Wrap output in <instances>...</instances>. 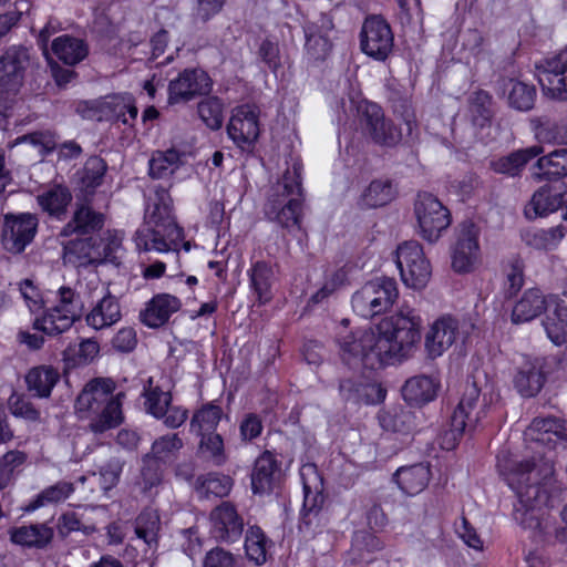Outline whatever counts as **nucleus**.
<instances>
[{
    "mask_svg": "<svg viewBox=\"0 0 567 567\" xmlns=\"http://www.w3.org/2000/svg\"><path fill=\"white\" fill-rule=\"evenodd\" d=\"M422 319L404 302L374 329H357L338 339L342 361L350 368L377 369L408 359L421 340Z\"/></svg>",
    "mask_w": 567,
    "mask_h": 567,
    "instance_id": "nucleus-1",
    "label": "nucleus"
},
{
    "mask_svg": "<svg viewBox=\"0 0 567 567\" xmlns=\"http://www.w3.org/2000/svg\"><path fill=\"white\" fill-rule=\"evenodd\" d=\"M505 480L518 498L514 505L513 517L528 529L540 526L537 512L559 504L564 491L556 480L553 461L546 457L513 463Z\"/></svg>",
    "mask_w": 567,
    "mask_h": 567,
    "instance_id": "nucleus-2",
    "label": "nucleus"
},
{
    "mask_svg": "<svg viewBox=\"0 0 567 567\" xmlns=\"http://www.w3.org/2000/svg\"><path fill=\"white\" fill-rule=\"evenodd\" d=\"M184 230L173 215V200L167 189L158 188L145 210V223L135 231L136 248L143 251L178 254Z\"/></svg>",
    "mask_w": 567,
    "mask_h": 567,
    "instance_id": "nucleus-3",
    "label": "nucleus"
},
{
    "mask_svg": "<svg viewBox=\"0 0 567 567\" xmlns=\"http://www.w3.org/2000/svg\"><path fill=\"white\" fill-rule=\"evenodd\" d=\"M301 164L295 162L282 177L271 186L264 213L269 221L276 223L288 233L299 231L303 217V189Z\"/></svg>",
    "mask_w": 567,
    "mask_h": 567,
    "instance_id": "nucleus-4",
    "label": "nucleus"
},
{
    "mask_svg": "<svg viewBox=\"0 0 567 567\" xmlns=\"http://www.w3.org/2000/svg\"><path fill=\"white\" fill-rule=\"evenodd\" d=\"M123 237L116 230H106L103 236H75L63 246L64 258L75 267L113 264L118 266L123 254Z\"/></svg>",
    "mask_w": 567,
    "mask_h": 567,
    "instance_id": "nucleus-5",
    "label": "nucleus"
},
{
    "mask_svg": "<svg viewBox=\"0 0 567 567\" xmlns=\"http://www.w3.org/2000/svg\"><path fill=\"white\" fill-rule=\"evenodd\" d=\"M30 62V49L21 44L8 47L0 56V115L4 118L19 103Z\"/></svg>",
    "mask_w": 567,
    "mask_h": 567,
    "instance_id": "nucleus-6",
    "label": "nucleus"
},
{
    "mask_svg": "<svg viewBox=\"0 0 567 567\" xmlns=\"http://www.w3.org/2000/svg\"><path fill=\"white\" fill-rule=\"evenodd\" d=\"M481 389L473 380H467L462 392L461 400L455 408L449 427L440 433L437 441L443 450L455 449L462 436L475 429L485 416V405L478 408Z\"/></svg>",
    "mask_w": 567,
    "mask_h": 567,
    "instance_id": "nucleus-7",
    "label": "nucleus"
},
{
    "mask_svg": "<svg viewBox=\"0 0 567 567\" xmlns=\"http://www.w3.org/2000/svg\"><path fill=\"white\" fill-rule=\"evenodd\" d=\"M83 302L70 287L62 286L58 290V303L42 317L35 318L33 328L48 336H58L69 330L82 317Z\"/></svg>",
    "mask_w": 567,
    "mask_h": 567,
    "instance_id": "nucleus-8",
    "label": "nucleus"
},
{
    "mask_svg": "<svg viewBox=\"0 0 567 567\" xmlns=\"http://www.w3.org/2000/svg\"><path fill=\"white\" fill-rule=\"evenodd\" d=\"M399 296L394 279L379 278L362 286L352 296V308L362 318H373L391 308Z\"/></svg>",
    "mask_w": 567,
    "mask_h": 567,
    "instance_id": "nucleus-9",
    "label": "nucleus"
},
{
    "mask_svg": "<svg viewBox=\"0 0 567 567\" xmlns=\"http://www.w3.org/2000/svg\"><path fill=\"white\" fill-rule=\"evenodd\" d=\"M396 266L406 287L423 289L431 277V266L425 258L422 246L414 240L405 241L396 249Z\"/></svg>",
    "mask_w": 567,
    "mask_h": 567,
    "instance_id": "nucleus-10",
    "label": "nucleus"
},
{
    "mask_svg": "<svg viewBox=\"0 0 567 567\" xmlns=\"http://www.w3.org/2000/svg\"><path fill=\"white\" fill-rule=\"evenodd\" d=\"M414 212L421 235L429 243L436 241L441 233L451 224L449 209L430 193H419Z\"/></svg>",
    "mask_w": 567,
    "mask_h": 567,
    "instance_id": "nucleus-11",
    "label": "nucleus"
},
{
    "mask_svg": "<svg viewBox=\"0 0 567 567\" xmlns=\"http://www.w3.org/2000/svg\"><path fill=\"white\" fill-rule=\"evenodd\" d=\"M360 128L364 137L383 147H394L402 140L401 130L385 118L382 109L374 103L360 107Z\"/></svg>",
    "mask_w": 567,
    "mask_h": 567,
    "instance_id": "nucleus-12",
    "label": "nucleus"
},
{
    "mask_svg": "<svg viewBox=\"0 0 567 567\" xmlns=\"http://www.w3.org/2000/svg\"><path fill=\"white\" fill-rule=\"evenodd\" d=\"M394 37L389 23L379 16L368 17L360 32V49L368 56L384 61L393 49Z\"/></svg>",
    "mask_w": 567,
    "mask_h": 567,
    "instance_id": "nucleus-13",
    "label": "nucleus"
},
{
    "mask_svg": "<svg viewBox=\"0 0 567 567\" xmlns=\"http://www.w3.org/2000/svg\"><path fill=\"white\" fill-rule=\"evenodd\" d=\"M213 87L208 73L200 68L185 69L169 81L168 102L177 104L188 102L197 96L207 95Z\"/></svg>",
    "mask_w": 567,
    "mask_h": 567,
    "instance_id": "nucleus-14",
    "label": "nucleus"
},
{
    "mask_svg": "<svg viewBox=\"0 0 567 567\" xmlns=\"http://www.w3.org/2000/svg\"><path fill=\"white\" fill-rule=\"evenodd\" d=\"M537 78L545 95L567 101V47L537 66Z\"/></svg>",
    "mask_w": 567,
    "mask_h": 567,
    "instance_id": "nucleus-15",
    "label": "nucleus"
},
{
    "mask_svg": "<svg viewBox=\"0 0 567 567\" xmlns=\"http://www.w3.org/2000/svg\"><path fill=\"white\" fill-rule=\"evenodd\" d=\"M38 228V219L32 214L4 216L1 234L3 248L12 254L22 252L33 240Z\"/></svg>",
    "mask_w": 567,
    "mask_h": 567,
    "instance_id": "nucleus-16",
    "label": "nucleus"
},
{
    "mask_svg": "<svg viewBox=\"0 0 567 567\" xmlns=\"http://www.w3.org/2000/svg\"><path fill=\"white\" fill-rule=\"evenodd\" d=\"M480 229L470 221H463L457 231L456 244L452 255V267L456 272H470L480 260Z\"/></svg>",
    "mask_w": 567,
    "mask_h": 567,
    "instance_id": "nucleus-17",
    "label": "nucleus"
},
{
    "mask_svg": "<svg viewBox=\"0 0 567 567\" xmlns=\"http://www.w3.org/2000/svg\"><path fill=\"white\" fill-rule=\"evenodd\" d=\"M259 111L255 105H240L234 110L227 133L241 150L250 148L259 136Z\"/></svg>",
    "mask_w": 567,
    "mask_h": 567,
    "instance_id": "nucleus-18",
    "label": "nucleus"
},
{
    "mask_svg": "<svg viewBox=\"0 0 567 567\" xmlns=\"http://www.w3.org/2000/svg\"><path fill=\"white\" fill-rule=\"evenodd\" d=\"M105 215L87 203H76L70 220L61 228L59 237L103 236Z\"/></svg>",
    "mask_w": 567,
    "mask_h": 567,
    "instance_id": "nucleus-19",
    "label": "nucleus"
},
{
    "mask_svg": "<svg viewBox=\"0 0 567 567\" xmlns=\"http://www.w3.org/2000/svg\"><path fill=\"white\" fill-rule=\"evenodd\" d=\"M460 322L451 316L436 319L425 334V349L430 358L441 357L460 338Z\"/></svg>",
    "mask_w": 567,
    "mask_h": 567,
    "instance_id": "nucleus-20",
    "label": "nucleus"
},
{
    "mask_svg": "<svg viewBox=\"0 0 567 567\" xmlns=\"http://www.w3.org/2000/svg\"><path fill=\"white\" fill-rule=\"evenodd\" d=\"M526 442L554 447L556 442H567V422L556 416H537L524 431Z\"/></svg>",
    "mask_w": 567,
    "mask_h": 567,
    "instance_id": "nucleus-21",
    "label": "nucleus"
},
{
    "mask_svg": "<svg viewBox=\"0 0 567 567\" xmlns=\"http://www.w3.org/2000/svg\"><path fill=\"white\" fill-rule=\"evenodd\" d=\"M115 383L111 379H94L90 381L75 401V410L81 417H89L105 402L116 398Z\"/></svg>",
    "mask_w": 567,
    "mask_h": 567,
    "instance_id": "nucleus-22",
    "label": "nucleus"
},
{
    "mask_svg": "<svg viewBox=\"0 0 567 567\" xmlns=\"http://www.w3.org/2000/svg\"><path fill=\"white\" fill-rule=\"evenodd\" d=\"M212 535L220 542L234 543L243 534L244 522L230 503H223L210 514Z\"/></svg>",
    "mask_w": 567,
    "mask_h": 567,
    "instance_id": "nucleus-23",
    "label": "nucleus"
},
{
    "mask_svg": "<svg viewBox=\"0 0 567 567\" xmlns=\"http://www.w3.org/2000/svg\"><path fill=\"white\" fill-rule=\"evenodd\" d=\"M10 540L28 549L45 550L54 539V529L48 523H33L14 526L9 529Z\"/></svg>",
    "mask_w": 567,
    "mask_h": 567,
    "instance_id": "nucleus-24",
    "label": "nucleus"
},
{
    "mask_svg": "<svg viewBox=\"0 0 567 567\" xmlns=\"http://www.w3.org/2000/svg\"><path fill=\"white\" fill-rule=\"evenodd\" d=\"M281 476L280 463L270 451L257 457L251 472V489L254 494H266L274 491Z\"/></svg>",
    "mask_w": 567,
    "mask_h": 567,
    "instance_id": "nucleus-25",
    "label": "nucleus"
},
{
    "mask_svg": "<svg viewBox=\"0 0 567 567\" xmlns=\"http://www.w3.org/2000/svg\"><path fill=\"white\" fill-rule=\"evenodd\" d=\"M182 307V301L169 293H157L145 303L140 312L142 323L152 329L166 324L169 318Z\"/></svg>",
    "mask_w": 567,
    "mask_h": 567,
    "instance_id": "nucleus-26",
    "label": "nucleus"
},
{
    "mask_svg": "<svg viewBox=\"0 0 567 567\" xmlns=\"http://www.w3.org/2000/svg\"><path fill=\"white\" fill-rule=\"evenodd\" d=\"M121 306L107 288L102 289V296L85 316L86 324L95 330L111 327L121 320Z\"/></svg>",
    "mask_w": 567,
    "mask_h": 567,
    "instance_id": "nucleus-27",
    "label": "nucleus"
},
{
    "mask_svg": "<svg viewBox=\"0 0 567 567\" xmlns=\"http://www.w3.org/2000/svg\"><path fill=\"white\" fill-rule=\"evenodd\" d=\"M124 398V392H117L115 399L109 400L97 411H93L89 416V430L94 434H102L121 425L124 420L122 411Z\"/></svg>",
    "mask_w": 567,
    "mask_h": 567,
    "instance_id": "nucleus-28",
    "label": "nucleus"
},
{
    "mask_svg": "<svg viewBox=\"0 0 567 567\" xmlns=\"http://www.w3.org/2000/svg\"><path fill=\"white\" fill-rule=\"evenodd\" d=\"M440 388L435 378L421 374L408 379L402 388L403 399L411 405H424L433 401Z\"/></svg>",
    "mask_w": 567,
    "mask_h": 567,
    "instance_id": "nucleus-29",
    "label": "nucleus"
},
{
    "mask_svg": "<svg viewBox=\"0 0 567 567\" xmlns=\"http://www.w3.org/2000/svg\"><path fill=\"white\" fill-rule=\"evenodd\" d=\"M542 153L543 147L539 145L522 148L506 156L491 161L489 167L497 174L515 177L520 174L529 161L539 156Z\"/></svg>",
    "mask_w": 567,
    "mask_h": 567,
    "instance_id": "nucleus-30",
    "label": "nucleus"
},
{
    "mask_svg": "<svg viewBox=\"0 0 567 567\" xmlns=\"http://www.w3.org/2000/svg\"><path fill=\"white\" fill-rule=\"evenodd\" d=\"M545 383V375L539 360H527L519 368L514 378L516 390L524 398L537 395Z\"/></svg>",
    "mask_w": 567,
    "mask_h": 567,
    "instance_id": "nucleus-31",
    "label": "nucleus"
},
{
    "mask_svg": "<svg viewBox=\"0 0 567 567\" xmlns=\"http://www.w3.org/2000/svg\"><path fill=\"white\" fill-rule=\"evenodd\" d=\"M547 309V300L538 288L526 290L515 303L512 311L514 323H524L534 320Z\"/></svg>",
    "mask_w": 567,
    "mask_h": 567,
    "instance_id": "nucleus-32",
    "label": "nucleus"
},
{
    "mask_svg": "<svg viewBox=\"0 0 567 567\" xmlns=\"http://www.w3.org/2000/svg\"><path fill=\"white\" fill-rule=\"evenodd\" d=\"M72 198V193L66 186L54 185L38 195L37 202L49 216L61 220L65 218Z\"/></svg>",
    "mask_w": 567,
    "mask_h": 567,
    "instance_id": "nucleus-33",
    "label": "nucleus"
},
{
    "mask_svg": "<svg viewBox=\"0 0 567 567\" xmlns=\"http://www.w3.org/2000/svg\"><path fill=\"white\" fill-rule=\"evenodd\" d=\"M565 203L564 194L549 186L536 190L525 207V215L533 219L556 212Z\"/></svg>",
    "mask_w": 567,
    "mask_h": 567,
    "instance_id": "nucleus-34",
    "label": "nucleus"
},
{
    "mask_svg": "<svg viewBox=\"0 0 567 567\" xmlns=\"http://www.w3.org/2000/svg\"><path fill=\"white\" fill-rule=\"evenodd\" d=\"M341 395L347 401L355 403L377 404L385 399V390L377 383L357 384L350 379L342 380L339 384Z\"/></svg>",
    "mask_w": 567,
    "mask_h": 567,
    "instance_id": "nucleus-35",
    "label": "nucleus"
},
{
    "mask_svg": "<svg viewBox=\"0 0 567 567\" xmlns=\"http://www.w3.org/2000/svg\"><path fill=\"white\" fill-rule=\"evenodd\" d=\"M51 49L60 61L70 66L76 65L89 54V47L85 41L70 34L55 38L52 41Z\"/></svg>",
    "mask_w": 567,
    "mask_h": 567,
    "instance_id": "nucleus-36",
    "label": "nucleus"
},
{
    "mask_svg": "<svg viewBox=\"0 0 567 567\" xmlns=\"http://www.w3.org/2000/svg\"><path fill=\"white\" fill-rule=\"evenodd\" d=\"M431 478L430 467L425 464H415L399 468L394 474V480L403 493L408 495H417L427 486Z\"/></svg>",
    "mask_w": 567,
    "mask_h": 567,
    "instance_id": "nucleus-37",
    "label": "nucleus"
},
{
    "mask_svg": "<svg viewBox=\"0 0 567 567\" xmlns=\"http://www.w3.org/2000/svg\"><path fill=\"white\" fill-rule=\"evenodd\" d=\"M60 374L51 365H39L32 368L25 375L28 390L38 398L50 396L52 389L58 383Z\"/></svg>",
    "mask_w": 567,
    "mask_h": 567,
    "instance_id": "nucleus-38",
    "label": "nucleus"
},
{
    "mask_svg": "<svg viewBox=\"0 0 567 567\" xmlns=\"http://www.w3.org/2000/svg\"><path fill=\"white\" fill-rule=\"evenodd\" d=\"M534 175L538 179H559L567 176V148H557L547 155L540 156L536 164Z\"/></svg>",
    "mask_w": 567,
    "mask_h": 567,
    "instance_id": "nucleus-39",
    "label": "nucleus"
},
{
    "mask_svg": "<svg viewBox=\"0 0 567 567\" xmlns=\"http://www.w3.org/2000/svg\"><path fill=\"white\" fill-rule=\"evenodd\" d=\"M504 92L511 107L526 112L534 107L536 89L532 84L515 79L503 80Z\"/></svg>",
    "mask_w": 567,
    "mask_h": 567,
    "instance_id": "nucleus-40",
    "label": "nucleus"
},
{
    "mask_svg": "<svg viewBox=\"0 0 567 567\" xmlns=\"http://www.w3.org/2000/svg\"><path fill=\"white\" fill-rule=\"evenodd\" d=\"M396 196V189L390 179H374L363 190L360 205L365 208L382 207L391 203Z\"/></svg>",
    "mask_w": 567,
    "mask_h": 567,
    "instance_id": "nucleus-41",
    "label": "nucleus"
},
{
    "mask_svg": "<svg viewBox=\"0 0 567 567\" xmlns=\"http://www.w3.org/2000/svg\"><path fill=\"white\" fill-rule=\"evenodd\" d=\"M548 338L557 346L567 339V292L556 301L551 315L543 322Z\"/></svg>",
    "mask_w": 567,
    "mask_h": 567,
    "instance_id": "nucleus-42",
    "label": "nucleus"
},
{
    "mask_svg": "<svg viewBox=\"0 0 567 567\" xmlns=\"http://www.w3.org/2000/svg\"><path fill=\"white\" fill-rule=\"evenodd\" d=\"M134 529L136 536L150 548H157L161 530V518L156 509L145 508L135 518Z\"/></svg>",
    "mask_w": 567,
    "mask_h": 567,
    "instance_id": "nucleus-43",
    "label": "nucleus"
},
{
    "mask_svg": "<svg viewBox=\"0 0 567 567\" xmlns=\"http://www.w3.org/2000/svg\"><path fill=\"white\" fill-rule=\"evenodd\" d=\"M303 506L300 516L299 528L307 533H315V526L319 520V514L321 512L324 496L320 492H313L311 488L305 483L303 484Z\"/></svg>",
    "mask_w": 567,
    "mask_h": 567,
    "instance_id": "nucleus-44",
    "label": "nucleus"
},
{
    "mask_svg": "<svg viewBox=\"0 0 567 567\" xmlns=\"http://www.w3.org/2000/svg\"><path fill=\"white\" fill-rule=\"evenodd\" d=\"M182 165V153L175 148L153 153L148 166L153 178H165L175 173Z\"/></svg>",
    "mask_w": 567,
    "mask_h": 567,
    "instance_id": "nucleus-45",
    "label": "nucleus"
},
{
    "mask_svg": "<svg viewBox=\"0 0 567 567\" xmlns=\"http://www.w3.org/2000/svg\"><path fill=\"white\" fill-rule=\"evenodd\" d=\"M231 489L229 476L218 474L200 475L195 481V492L199 498L224 497Z\"/></svg>",
    "mask_w": 567,
    "mask_h": 567,
    "instance_id": "nucleus-46",
    "label": "nucleus"
},
{
    "mask_svg": "<svg viewBox=\"0 0 567 567\" xmlns=\"http://www.w3.org/2000/svg\"><path fill=\"white\" fill-rule=\"evenodd\" d=\"M75 491L74 484L66 481H59L45 487L25 507L27 512H33L48 504H55L65 501Z\"/></svg>",
    "mask_w": 567,
    "mask_h": 567,
    "instance_id": "nucleus-47",
    "label": "nucleus"
},
{
    "mask_svg": "<svg viewBox=\"0 0 567 567\" xmlns=\"http://www.w3.org/2000/svg\"><path fill=\"white\" fill-rule=\"evenodd\" d=\"M223 415V410L219 405L207 403L196 411L190 420V431L196 435L206 433H215Z\"/></svg>",
    "mask_w": 567,
    "mask_h": 567,
    "instance_id": "nucleus-48",
    "label": "nucleus"
},
{
    "mask_svg": "<svg viewBox=\"0 0 567 567\" xmlns=\"http://www.w3.org/2000/svg\"><path fill=\"white\" fill-rule=\"evenodd\" d=\"M274 281V270L265 261H257L250 269V284L256 292L260 303H266L271 299V286Z\"/></svg>",
    "mask_w": 567,
    "mask_h": 567,
    "instance_id": "nucleus-49",
    "label": "nucleus"
},
{
    "mask_svg": "<svg viewBox=\"0 0 567 567\" xmlns=\"http://www.w3.org/2000/svg\"><path fill=\"white\" fill-rule=\"evenodd\" d=\"M198 444V456L214 466H221L227 461L223 437L217 433L202 434Z\"/></svg>",
    "mask_w": 567,
    "mask_h": 567,
    "instance_id": "nucleus-50",
    "label": "nucleus"
},
{
    "mask_svg": "<svg viewBox=\"0 0 567 567\" xmlns=\"http://www.w3.org/2000/svg\"><path fill=\"white\" fill-rule=\"evenodd\" d=\"M470 115L475 126L483 128L491 125L494 116L493 97L486 91L480 90L471 95Z\"/></svg>",
    "mask_w": 567,
    "mask_h": 567,
    "instance_id": "nucleus-51",
    "label": "nucleus"
},
{
    "mask_svg": "<svg viewBox=\"0 0 567 567\" xmlns=\"http://www.w3.org/2000/svg\"><path fill=\"white\" fill-rule=\"evenodd\" d=\"M270 540L258 526H250L246 533L245 550L249 560L256 565H262L267 560V551Z\"/></svg>",
    "mask_w": 567,
    "mask_h": 567,
    "instance_id": "nucleus-52",
    "label": "nucleus"
},
{
    "mask_svg": "<svg viewBox=\"0 0 567 567\" xmlns=\"http://www.w3.org/2000/svg\"><path fill=\"white\" fill-rule=\"evenodd\" d=\"M183 446V440L177 433L166 434L153 442L148 455L157 463H167L176 457Z\"/></svg>",
    "mask_w": 567,
    "mask_h": 567,
    "instance_id": "nucleus-53",
    "label": "nucleus"
},
{
    "mask_svg": "<svg viewBox=\"0 0 567 567\" xmlns=\"http://www.w3.org/2000/svg\"><path fill=\"white\" fill-rule=\"evenodd\" d=\"M145 410L156 419H163L166 415L167 408L172 402L169 392L163 391L159 386L148 388L144 392Z\"/></svg>",
    "mask_w": 567,
    "mask_h": 567,
    "instance_id": "nucleus-54",
    "label": "nucleus"
},
{
    "mask_svg": "<svg viewBox=\"0 0 567 567\" xmlns=\"http://www.w3.org/2000/svg\"><path fill=\"white\" fill-rule=\"evenodd\" d=\"M124 464L123 458L111 455L99 466L100 484L104 491H110L118 484Z\"/></svg>",
    "mask_w": 567,
    "mask_h": 567,
    "instance_id": "nucleus-55",
    "label": "nucleus"
},
{
    "mask_svg": "<svg viewBox=\"0 0 567 567\" xmlns=\"http://www.w3.org/2000/svg\"><path fill=\"white\" fill-rule=\"evenodd\" d=\"M197 112L202 121L210 130H218L223 125V104L216 96L208 97L198 103Z\"/></svg>",
    "mask_w": 567,
    "mask_h": 567,
    "instance_id": "nucleus-56",
    "label": "nucleus"
},
{
    "mask_svg": "<svg viewBox=\"0 0 567 567\" xmlns=\"http://www.w3.org/2000/svg\"><path fill=\"white\" fill-rule=\"evenodd\" d=\"M524 269L525 265L522 258L512 257L505 268V291L508 296L516 295L524 285Z\"/></svg>",
    "mask_w": 567,
    "mask_h": 567,
    "instance_id": "nucleus-57",
    "label": "nucleus"
},
{
    "mask_svg": "<svg viewBox=\"0 0 567 567\" xmlns=\"http://www.w3.org/2000/svg\"><path fill=\"white\" fill-rule=\"evenodd\" d=\"M28 143L38 150L40 155H47L53 152L58 144L55 135L50 131H37L29 134H24L14 141V145Z\"/></svg>",
    "mask_w": 567,
    "mask_h": 567,
    "instance_id": "nucleus-58",
    "label": "nucleus"
},
{
    "mask_svg": "<svg viewBox=\"0 0 567 567\" xmlns=\"http://www.w3.org/2000/svg\"><path fill=\"white\" fill-rule=\"evenodd\" d=\"M143 463L140 482L141 489L144 494L152 495L153 488H156L162 483L161 465L150 455H145Z\"/></svg>",
    "mask_w": 567,
    "mask_h": 567,
    "instance_id": "nucleus-59",
    "label": "nucleus"
},
{
    "mask_svg": "<svg viewBox=\"0 0 567 567\" xmlns=\"http://www.w3.org/2000/svg\"><path fill=\"white\" fill-rule=\"evenodd\" d=\"M8 405L11 414L16 417L31 422L40 421V411L23 395L12 393L8 400Z\"/></svg>",
    "mask_w": 567,
    "mask_h": 567,
    "instance_id": "nucleus-60",
    "label": "nucleus"
},
{
    "mask_svg": "<svg viewBox=\"0 0 567 567\" xmlns=\"http://www.w3.org/2000/svg\"><path fill=\"white\" fill-rule=\"evenodd\" d=\"M105 172L106 164L101 157H90L84 165L83 184L90 188L97 187L102 184Z\"/></svg>",
    "mask_w": 567,
    "mask_h": 567,
    "instance_id": "nucleus-61",
    "label": "nucleus"
},
{
    "mask_svg": "<svg viewBox=\"0 0 567 567\" xmlns=\"http://www.w3.org/2000/svg\"><path fill=\"white\" fill-rule=\"evenodd\" d=\"M262 429L261 417L256 413H248L239 425L240 437L245 442H251L261 434Z\"/></svg>",
    "mask_w": 567,
    "mask_h": 567,
    "instance_id": "nucleus-62",
    "label": "nucleus"
},
{
    "mask_svg": "<svg viewBox=\"0 0 567 567\" xmlns=\"http://www.w3.org/2000/svg\"><path fill=\"white\" fill-rule=\"evenodd\" d=\"M235 556L221 547L210 549L204 559V567H236Z\"/></svg>",
    "mask_w": 567,
    "mask_h": 567,
    "instance_id": "nucleus-63",
    "label": "nucleus"
},
{
    "mask_svg": "<svg viewBox=\"0 0 567 567\" xmlns=\"http://www.w3.org/2000/svg\"><path fill=\"white\" fill-rule=\"evenodd\" d=\"M137 344L136 332L131 327L120 329L112 339L113 348L123 353L131 352Z\"/></svg>",
    "mask_w": 567,
    "mask_h": 567,
    "instance_id": "nucleus-64",
    "label": "nucleus"
}]
</instances>
